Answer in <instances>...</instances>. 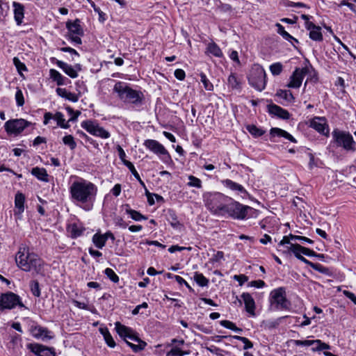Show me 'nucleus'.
Returning <instances> with one entry per match:
<instances>
[{
	"label": "nucleus",
	"instance_id": "79ce46f5",
	"mask_svg": "<svg viewBox=\"0 0 356 356\" xmlns=\"http://www.w3.org/2000/svg\"><path fill=\"white\" fill-rule=\"evenodd\" d=\"M193 279L194 281L200 287L206 286L209 282V280L202 273H195Z\"/></svg>",
	"mask_w": 356,
	"mask_h": 356
},
{
	"label": "nucleus",
	"instance_id": "cd10ccee",
	"mask_svg": "<svg viewBox=\"0 0 356 356\" xmlns=\"http://www.w3.org/2000/svg\"><path fill=\"white\" fill-rule=\"evenodd\" d=\"M269 112L284 120H287L290 118V114L286 110L275 104L270 106Z\"/></svg>",
	"mask_w": 356,
	"mask_h": 356
},
{
	"label": "nucleus",
	"instance_id": "0e129e2a",
	"mask_svg": "<svg viewBox=\"0 0 356 356\" xmlns=\"http://www.w3.org/2000/svg\"><path fill=\"white\" fill-rule=\"evenodd\" d=\"M60 50L63 52H68L71 54L72 55H75L76 56H79V54L74 49L67 47H62L60 49Z\"/></svg>",
	"mask_w": 356,
	"mask_h": 356
},
{
	"label": "nucleus",
	"instance_id": "6e6552de",
	"mask_svg": "<svg viewBox=\"0 0 356 356\" xmlns=\"http://www.w3.org/2000/svg\"><path fill=\"white\" fill-rule=\"evenodd\" d=\"M332 136L337 146L342 147L348 152H355L356 143L350 133L334 130L332 132Z\"/></svg>",
	"mask_w": 356,
	"mask_h": 356
},
{
	"label": "nucleus",
	"instance_id": "c756f323",
	"mask_svg": "<svg viewBox=\"0 0 356 356\" xmlns=\"http://www.w3.org/2000/svg\"><path fill=\"white\" fill-rule=\"evenodd\" d=\"M31 174L35 176L38 179L48 182V174L47 170L43 168L35 167L31 170Z\"/></svg>",
	"mask_w": 356,
	"mask_h": 356
},
{
	"label": "nucleus",
	"instance_id": "e433bc0d",
	"mask_svg": "<svg viewBox=\"0 0 356 356\" xmlns=\"http://www.w3.org/2000/svg\"><path fill=\"white\" fill-rule=\"evenodd\" d=\"M92 242L97 248L102 249L106 242V237L101 234L96 233L92 236Z\"/></svg>",
	"mask_w": 356,
	"mask_h": 356
},
{
	"label": "nucleus",
	"instance_id": "603ef678",
	"mask_svg": "<svg viewBox=\"0 0 356 356\" xmlns=\"http://www.w3.org/2000/svg\"><path fill=\"white\" fill-rule=\"evenodd\" d=\"M66 110L67 111V113L70 115V118L69 119V120L67 121L68 122H71V121H76V119L78 118L79 115L81 114V112L79 111H74L72 108L70 107H67L66 108Z\"/></svg>",
	"mask_w": 356,
	"mask_h": 356
},
{
	"label": "nucleus",
	"instance_id": "473e14b6",
	"mask_svg": "<svg viewBox=\"0 0 356 356\" xmlns=\"http://www.w3.org/2000/svg\"><path fill=\"white\" fill-rule=\"evenodd\" d=\"M49 76L50 78L55 82H56L58 86H63L65 85V80L66 78L63 76L58 71L54 69H51L49 70Z\"/></svg>",
	"mask_w": 356,
	"mask_h": 356
},
{
	"label": "nucleus",
	"instance_id": "aec40b11",
	"mask_svg": "<svg viewBox=\"0 0 356 356\" xmlns=\"http://www.w3.org/2000/svg\"><path fill=\"white\" fill-rule=\"evenodd\" d=\"M293 343L297 346H309L314 345L320 346V350H328L330 348V345L322 342L319 339L316 340H294Z\"/></svg>",
	"mask_w": 356,
	"mask_h": 356
},
{
	"label": "nucleus",
	"instance_id": "4468645a",
	"mask_svg": "<svg viewBox=\"0 0 356 356\" xmlns=\"http://www.w3.org/2000/svg\"><path fill=\"white\" fill-rule=\"evenodd\" d=\"M309 67L306 66L302 68L297 67L289 77V81L286 86L290 88H299L305 75L309 73Z\"/></svg>",
	"mask_w": 356,
	"mask_h": 356
},
{
	"label": "nucleus",
	"instance_id": "a878e982",
	"mask_svg": "<svg viewBox=\"0 0 356 356\" xmlns=\"http://www.w3.org/2000/svg\"><path fill=\"white\" fill-rule=\"evenodd\" d=\"M270 134L272 137H275V136L282 137V138H284L290 140L292 143H297V140L292 135H291L289 133H288L285 130H283L280 128H277V127L272 128L270 131Z\"/></svg>",
	"mask_w": 356,
	"mask_h": 356
},
{
	"label": "nucleus",
	"instance_id": "338daca9",
	"mask_svg": "<svg viewBox=\"0 0 356 356\" xmlns=\"http://www.w3.org/2000/svg\"><path fill=\"white\" fill-rule=\"evenodd\" d=\"M120 192H121V185L119 184H115L111 190L112 194L115 197H118V195H120Z\"/></svg>",
	"mask_w": 356,
	"mask_h": 356
},
{
	"label": "nucleus",
	"instance_id": "a211bd4d",
	"mask_svg": "<svg viewBox=\"0 0 356 356\" xmlns=\"http://www.w3.org/2000/svg\"><path fill=\"white\" fill-rule=\"evenodd\" d=\"M31 333L35 339H41L42 340L51 339L54 337L51 331L47 327L40 325H32L31 327Z\"/></svg>",
	"mask_w": 356,
	"mask_h": 356
},
{
	"label": "nucleus",
	"instance_id": "a19ab883",
	"mask_svg": "<svg viewBox=\"0 0 356 356\" xmlns=\"http://www.w3.org/2000/svg\"><path fill=\"white\" fill-rule=\"evenodd\" d=\"M188 181L187 182L186 185L188 187H193L196 188H201L202 187V182L199 178L193 175H188Z\"/></svg>",
	"mask_w": 356,
	"mask_h": 356
},
{
	"label": "nucleus",
	"instance_id": "774afa93",
	"mask_svg": "<svg viewBox=\"0 0 356 356\" xmlns=\"http://www.w3.org/2000/svg\"><path fill=\"white\" fill-rule=\"evenodd\" d=\"M343 291L344 295L347 298L350 299L356 305V296H355V294L353 293L352 292H350V291Z\"/></svg>",
	"mask_w": 356,
	"mask_h": 356
},
{
	"label": "nucleus",
	"instance_id": "f704fd0d",
	"mask_svg": "<svg viewBox=\"0 0 356 356\" xmlns=\"http://www.w3.org/2000/svg\"><path fill=\"white\" fill-rule=\"evenodd\" d=\"M277 97L283 99L286 102H292L294 99V97L292 95V92L288 90H279L276 93Z\"/></svg>",
	"mask_w": 356,
	"mask_h": 356
},
{
	"label": "nucleus",
	"instance_id": "20e7f679",
	"mask_svg": "<svg viewBox=\"0 0 356 356\" xmlns=\"http://www.w3.org/2000/svg\"><path fill=\"white\" fill-rule=\"evenodd\" d=\"M205 207L212 213L218 216H222L229 197L221 193L207 192L203 195Z\"/></svg>",
	"mask_w": 356,
	"mask_h": 356
},
{
	"label": "nucleus",
	"instance_id": "680f3d73",
	"mask_svg": "<svg viewBox=\"0 0 356 356\" xmlns=\"http://www.w3.org/2000/svg\"><path fill=\"white\" fill-rule=\"evenodd\" d=\"M72 302L76 307H79V309H87V310L89 309L88 307V304L84 302H80V301H78L76 300H72Z\"/></svg>",
	"mask_w": 356,
	"mask_h": 356
},
{
	"label": "nucleus",
	"instance_id": "393cba45",
	"mask_svg": "<svg viewBox=\"0 0 356 356\" xmlns=\"http://www.w3.org/2000/svg\"><path fill=\"white\" fill-rule=\"evenodd\" d=\"M221 183L222 184V185L225 187H226L233 191H236L238 194H246L247 193L246 190L242 185H241L236 182H234L231 179H224V180L221 181Z\"/></svg>",
	"mask_w": 356,
	"mask_h": 356
},
{
	"label": "nucleus",
	"instance_id": "5fc2aeb1",
	"mask_svg": "<svg viewBox=\"0 0 356 356\" xmlns=\"http://www.w3.org/2000/svg\"><path fill=\"white\" fill-rule=\"evenodd\" d=\"M105 274L111 281L114 282H117L119 280L118 276L111 268H107L105 270Z\"/></svg>",
	"mask_w": 356,
	"mask_h": 356
},
{
	"label": "nucleus",
	"instance_id": "de8ad7c7",
	"mask_svg": "<svg viewBox=\"0 0 356 356\" xmlns=\"http://www.w3.org/2000/svg\"><path fill=\"white\" fill-rule=\"evenodd\" d=\"M201 82L204 85V88L205 90L208 91H212L213 90V86L210 82V81L207 79V76L204 73L200 74Z\"/></svg>",
	"mask_w": 356,
	"mask_h": 356
},
{
	"label": "nucleus",
	"instance_id": "7ed1b4c3",
	"mask_svg": "<svg viewBox=\"0 0 356 356\" xmlns=\"http://www.w3.org/2000/svg\"><path fill=\"white\" fill-rule=\"evenodd\" d=\"M113 91L117 97L124 103L140 105L144 99L142 92L132 89L127 83L116 81Z\"/></svg>",
	"mask_w": 356,
	"mask_h": 356
},
{
	"label": "nucleus",
	"instance_id": "c9c22d12",
	"mask_svg": "<svg viewBox=\"0 0 356 356\" xmlns=\"http://www.w3.org/2000/svg\"><path fill=\"white\" fill-rule=\"evenodd\" d=\"M275 26L277 27V33L282 35L284 40L289 42H291L292 40H293L296 42H298L296 38H294L292 35H291L288 32H286L284 30V27L282 24H280V23H277L275 24Z\"/></svg>",
	"mask_w": 356,
	"mask_h": 356
},
{
	"label": "nucleus",
	"instance_id": "412c9836",
	"mask_svg": "<svg viewBox=\"0 0 356 356\" xmlns=\"http://www.w3.org/2000/svg\"><path fill=\"white\" fill-rule=\"evenodd\" d=\"M310 126L320 134L325 135L328 133L325 120L323 118H314L311 121Z\"/></svg>",
	"mask_w": 356,
	"mask_h": 356
},
{
	"label": "nucleus",
	"instance_id": "6ab92c4d",
	"mask_svg": "<svg viewBox=\"0 0 356 356\" xmlns=\"http://www.w3.org/2000/svg\"><path fill=\"white\" fill-rule=\"evenodd\" d=\"M305 28L309 31V38L314 41H322L323 35L321 31V29L318 26H316L312 22H306Z\"/></svg>",
	"mask_w": 356,
	"mask_h": 356
},
{
	"label": "nucleus",
	"instance_id": "9d476101",
	"mask_svg": "<svg viewBox=\"0 0 356 356\" xmlns=\"http://www.w3.org/2000/svg\"><path fill=\"white\" fill-rule=\"evenodd\" d=\"M81 127L90 134L102 139L110 138L111 134L104 127H101L96 120H86L81 123Z\"/></svg>",
	"mask_w": 356,
	"mask_h": 356
},
{
	"label": "nucleus",
	"instance_id": "864d4df0",
	"mask_svg": "<svg viewBox=\"0 0 356 356\" xmlns=\"http://www.w3.org/2000/svg\"><path fill=\"white\" fill-rule=\"evenodd\" d=\"M124 165H126L129 168V170L131 171V172L136 179H140V175L131 162L126 161L124 162Z\"/></svg>",
	"mask_w": 356,
	"mask_h": 356
},
{
	"label": "nucleus",
	"instance_id": "7c9ffc66",
	"mask_svg": "<svg viewBox=\"0 0 356 356\" xmlns=\"http://www.w3.org/2000/svg\"><path fill=\"white\" fill-rule=\"evenodd\" d=\"M99 331L103 335L106 343L109 347L114 348L115 346V342L110 334L108 329L106 327H99Z\"/></svg>",
	"mask_w": 356,
	"mask_h": 356
},
{
	"label": "nucleus",
	"instance_id": "5701e85b",
	"mask_svg": "<svg viewBox=\"0 0 356 356\" xmlns=\"http://www.w3.org/2000/svg\"><path fill=\"white\" fill-rule=\"evenodd\" d=\"M13 7L14 8L15 20L16 24L19 26L22 24L24 17V6L20 3L14 1Z\"/></svg>",
	"mask_w": 356,
	"mask_h": 356
},
{
	"label": "nucleus",
	"instance_id": "6e6d98bb",
	"mask_svg": "<svg viewBox=\"0 0 356 356\" xmlns=\"http://www.w3.org/2000/svg\"><path fill=\"white\" fill-rule=\"evenodd\" d=\"M234 280L237 281L238 282V286H242L243 284L248 282V278L245 275L241 274V275H235L233 277Z\"/></svg>",
	"mask_w": 356,
	"mask_h": 356
},
{
	"label": "nucleus",
	"instance_id": "2eb2a0df",
	"mask_svg": "<svg viewBox=\"0 0 356 356\" xmlns=\"http://www.w3.org/2000/svg\"><path fill=\"white\" fill-rule=\"evenodd\" d=\"M51 61L54 62L59 68L72 79L76 78L78 72L81 70V65L80 64H76L74 66H72L55 58H52Z\"/></svg>",
	"mask_w": 356,
	"mask_h": 356
},
{
	"label": "nucleus",
	"instance_id": "c03bdc74",
	"mask_svg": "<svg viewBox=\"0 0 356 356\" xmlns=\"http://www.w3.org/2000/svg\"><path fill=\"white\" fill-rule=\"evenodd\" d=\"M247 130L254 137H259L264 135L265 131L254 124L247 126Z\"/></svg>",
	"mask_w": 356,
	"mask_h": 356
},
{
	"label": "nucleus",
	"instance_id": "8fccbe9b",
	"mask_svg": "<svg viewBox=\"0 0 356 356\" xmlns=\"http://www.w3.org/2000/svg\"><path fill=\"white\" fill-rule=\"evenodd\" d=\"M13 64L15 65V67L17 68V70L19 74H21L22 71L27 70L26 67L24 65V63L21 62L20 60L17 57H14Z\"/></svg>",
	"mask_w": 356,
	"mask_h": 356
},
{
	"label": "nucleus",
	"instance_id": "3c124183",
	"mask_svg": "<svg viewBox=\"0 0 356 356\" xmlns=\"http://www.w3.org/2000/svg\"><path fill=\"white\" fill-rule=\"evenodd\" d=\"M15 99L18 106H22L24 104V95L20 89H17L15 93Z\"/></svg>",
	"mask_w": 356,
	"mask_h": 356
},
{
	"label": "nucleus",
	"instance_id": "2f4dec72",
	"mask_svg": "<svg viewBox=\"0 0 356 356\" xmlns=\"http://www.w3.org/2000/svg\"><path fill=\"white\" fill-rule=\"evenodd\" d=\"M207 54H211L213 56L220 58L222 56V52L220 48L215 42H209L207 44Z\"/></svg>",
	"mask_w": 356,
	"mask_h": 356
},
{
	"label": "nucleus",
	"instance_id": "c85d7f7f",
	"mask_svg": "<svg viewBox=\"0 0 356 356\" xmlns=\"http://www.w3.org/2000/svg\"><path fill=\"white\" fill-rule=\"evenodd\" d=\"M25 197L22 193H17L15 197V207L16 209L15 213L20 215L24 210Z\"/></svg>",
	"mask_w": 356,
	"mask_h": 356
},
{
	"label": "nucleus",
	"instance_id": "4be33fe9",
	"mask_svg": "<svg viewBox=\"0 0 356 356\" xmlns=\"http://www.w3.org/2000/svg\"><path fill=\"white\" fill-rule=\"evenodd\" d=\"M241 298L244 302L245 310L251 316L255 315V302L252 296L248 293H243Z\"/></svg>",
	"mask_w": 356,
	"mask_h": 356
},
{
	"label": "nucleus",
	"instance_id": "09e8293b",
	"mask_svg": "<svg viewBox=\"0 0 356 356\" xmlns=\"http://www.w3.org/2000/svg\"><path fill=\"white\" fill-rule=\"evenodd\" d=\"M234 339H236L238 341H242L244 343L243 349L248 350L252 348L253 347V343L246 337H241V336H232Z\"/></svg>",
	"mask_w": 356,
	"mask_h": 356
},
{
	"label": "nucleus",
	"instance_id": "f8f14e48",
	"mask_svg": "<svg viewBox=\"0 0 356 356\" xmlns=\"http://www.w3.org/2000/svg\"><path fill=\"white\" fill-rule=\"evenodd\" d=\"M270 302L277 309H288L291 306L290 302L286 298L285 291H272Z\"/></svg>",
	"mask_w": 356,
	"mask_h": 356
},
{
	"label": "nucleus",
	"instance_id": "ea45409f",
	"mask_svg": "<svg viewBox=\"0 0 356 356\" xmlns=\"http://www.w3.org/2000/svg\"><path fill=\"white\" fill-rule=\"evenodd\" d=\"M126 213L130 216V217L136 221H141L142 220H146L147 217L142 215L140 212L131 209L128 205L126 206Z\"/></svg>",
	"mask_w": 356,
	"mask_h": 356
},
{
	"label": "nucleus",
	"instance_id": "69168bd1",
	"mask_svg": "<svg viewBox=\"0 0 356 356\" xmlns=\"http://www.w3.org/2000/svg\"><path fill=\"white\" fill-rule=\"evenodd\" d=\"M65 98L72 102H76L79 100V96L76 94L70 92L67 93Z\"/></svg>",
	"mask_w": 356,
	"mask_h": 356
},
{
	"label": "nucleus",
	"instance_id": "ddd939ff",
	"mask_svg": "<svg viewBox=\"0 0 356 356\" xmlns=\"http://www.w3.org/2000/svg\"><path fill=\"white\" fill-rule=\"evenodd\" d=\"M29 122L24 119H14L8 120L4 125L5 129L8 134L18 135L21 134Z\"/></svg>",
	"mask_w": 356,
	"mask_h": 356
},
{
	"label": "nucleus",
	"instance_id": "bb28decb",
	"mask_svg": "<svg viewBox=\"0 0 356 356\" xmlns=\"http://www.w3.org/2000/svg\"><path fill=\"white\" fill-rule=\"evenodd\" d=\"M67 229L72 238H77L81 236L85 230L81 224L76 222L70 224Z\"/></svg>",
	"mask_w": 356,
	"mask_h": 356
},
{
	"label": "nucleus",
	"instance_id": "423d86ee",
	"mask_svg": "<svg viewBox=\"0 0 356 356\" xmlns=\"http://www.w3.org/2000/svg\"><path fill=\"white\" fill-rule=\"evenodd\" d=\"M252 209V207L243 205L229 197L222 216L231 217L236 220H244L247 218L248 211Z\"/></svg>",
	"mask_w": 356,
	"mask_h": 356
},
{
	"label": "nucleus",
	"instance_id": "49530a36",
	"mask_svg": "<svg viewBox=\"0 0 356 356\" xmlns=\"http://www.w3.org/2000/svg\"><path fill=\"white\" fill-rule=\"evenodd\" d=\"M63 142L65 145L70 147L71 149H74L76 147V143L72 135H67L63 138Z\"/></svg>",
	"mask_w": 356,
	"mask_h": 356
},
{
	"label": "nucleus",
	"instance_id": "39448f33",
	"mask_svg": "<svg viewBox=\"0 0 356 356\" xmlns=\"http://www.w3.org/2000/svg\"><path fill=\"white\" fill-rule=\"evenodd\" d=\"M115 325L119 336L124 339L134 353H138L145 349L147 343L141 340L131 328L121 324L120 322H116Z\"/></svg>",
	"mask_w": 356,
	"mask_h": 356
},
{
	"label": "nucleus",
	"instance_id": "f257e3e1",
	"mask_svg": "<svg viewBox=\"0 0 356 356\" xmlns=\"http://www.w3.org/2000/svg\"><path fill=\"white\" fill-rule=\"evenodd\" d=\"M70 200L76 206L89 211L92 209L97 187L91 181L79 177H71L69 186Z\"/></svg>",
	"mask_w": 356,
	"mask_h": 356
},
{
	"label": "nucleus",
	"instance_id": "9b49d317",
	"mask_svg": "<svg viewBox=\"0 0 356 356\" xmlns=\"http://www.w3.org/2000/svg\"><path fill=\"white\" fill-rule=\"evenodd\" d=\"M18 305L20 307H24L20 298L17 294L8 292L2 293L0 297V311L4 309H11Z\"/></svg>",
	"mask_w": 356,
	"mask_h": 356
},
{
	"label": "nucleus",
	"instance_id": "1a4fd4ad",
	"mask_svg": "<svg viewBox=\"0 0 356 356\" xmlns=\"http://www.w3.org/2000/svg\"><path fill=\"white\" fill-rule=\"evenodd\" d=\"M66 28L68 31L67 38L74 44H81V37L83 35V30L81 26V22L79 19L74 21H67Z\"/></svg>",
	"mask_w": 356,
	"mask_h": 356
},
{
	"label": "nucleus",
	"instance_id": "052dcab7",
	"mask_svg": "<svg viewBox=\"0 0 356 356\" xmlns=\"http://www.w3.org/2000/svg\"><path fill=\"white\" fill-rule=\"evenodd\" d=\"M117 150L118 152V155H119L120 160L124 164V162L128 161L125 159L126 154H125L124 149L122 148L121 146L118 145Z\"/></svg>",
	"mask_w": 356,
	"mask_h": 356
},
{
	"label": "nucleus",
	"instance_id": "72a5a7b5",
	"mask_svg": "<svg viewBox=\"0 0 356 356\" xmlns=\"http://www.w3.org/2000/svg\"><path fill=\"white\" fill-rule=\"evenodd\" d=\"M52 119L56 120L57 125L63 129H68L70 127L69 122H65L64 115L61 112L58 111L55 114H53Z\"/></svg>",
	"mask_w": 356,
	"mask_h": 356
},
{
	"label": "nucleus",
	"instance_id": "f3484780",
	"mask_svg": "<svg viewBox=\"0 0 356 356\" xmlns=\"http://www.w3.org/2000/svg\"><path fill=\"white\" fill-rule=\"evenodd\" d=\"M143 145L149 151L157 155L169 156L168 152L165 147L156 140L147 139L144 141Z\"/></svg>",
	"mask_w": 356,
	"mask_h": 356
},
{
	"label": "nucleus",
	"instance_id": "b1692460",
	"mask_svg": "<svg viewBox=\"0 0 356 356\" xmlns=\"http://www.w3.org/2000/svg\"><path fill=\"white\" fill-rule=\"evenodd\" d=\"M287 248L289 251L293 252L296 257H299L301 254L311 256L314 253V252L310 249L302 247L297 243L291 244V246H288Z\"/></svg>",
	"mask_w": 356,
	"mask_h": 356
},
{
	"label": "nucleus",
	"instance_id": "13d9d810",
	"mask_svg": "<svg viewBox=\"0 0 356 356\" xmlns=\"http://www.w3.org/2000/svg\"><path fill=\"white\" fill-rule=\"evenodd\" d=\"M174 75L177 79L180 81L184 80L186 76L185 72L181 69H177L174 72Z\"/></svg>",
	"mask_w": 356,
	"mask_h": 356
},
{
	"label": "nucleus",
	"instance_id": "f03ea898",
	"mask_svg": "<svg viewBox=\"0 0 356 356\" xmlns=\"http://www.w3.org/2000/svg\"><path fill=\"white\" fill-rule=\"evenodd\" d=\"M15 261L18 267L24 271H32L38 275L44 273V262L25 246L19 248Z\"/></svg>",
	"mask_w": 356,
	"mask_h": 356
},
{
	"label": "nucleus",
	"instance_id": "4d7b16f0",
	"mask_svg": "<svg viewBox=\"0 0 356 356\" xmlns=\"http://www.w3.org/2000/svg\"><path fill=\"white\" fill-rule=\"evenodd\" d=\"M265 286V282L261 280L252 281L248 284V287H255V288H263Z\"/></svg>",
	"mask_w": 356,
	"mask_h": 356
},
{
	"label": "nucleus",
	"instance_id": "37998d69",
	"mask_svg": "<svg viewBox=\"0 0 356 356\" xmlns=\"http://www.w3.org/2000/svg\"><path fill=\"white\" fill-rule=\"evenodd\" d=\"M269 70L273 76H278L283 70V65L280 62L274 63L270 65Z\"/></svg>",
	"mask_w": 356,
	"mask_h": 356
},
{
	"label": "nucleus",
	"instance_id": "e2e57ef3",
	"mask_svg": "<svg viewBox=\"0 0 356 356\" xmlns=\"http://www.w3.org/2000/svg\"><path fill=\"white\" fill-rule=\"evenodd\" d=\"M206 348L208 351L217 355H221L220 353L222 351L221 349L215 346H211L209 347H207Z\"/></svg>",
	"mask_w": 356,
	"mask_h": 356
},
{
	"label": "nucleus",
	"instance_id": "a18cd8bd",
	"mask_svg": "<svg viewBox=\"0 0 356 356\" xmlns=\"http://www.w3.org/2000/svg\"><path fill=\"white\" fill-rule=\"evenodd\" d=\"M228 85L232 89H237L239 88L240 81L234 74H231L228 77Z\"/></svg>",
	"mask_w": 356,
	"mask_h": 356
},
{
	"label": "nucleus",
	"instance_id": "dca6fc26",
	"mask_svg": "<svg viewBox=\"0 0 356 356\" xmlns=\"http://www.w3.org/2000/svg\"><path fill=\"white\" fill-rule=\"evenodd\" d=\"M27 348L37 356H56L55 349L39 343H29Z\"/></svg>",
	"mask_w": 356,
	"mask_h": 356
},
{
	"label": "nucleus",
	"instance_id": "bf43d9fd",
	"mask_svg": "<svg viewBox=\"0 0 356 356\" xmlns=\"http://www.w3.org/2000/svg\"><path fill=\"white\" fill-rule=\"evenodd\" d=\"M220 325L227 329L233 330V329L235 327L236 325L227 320H223L220 322Z\"/></svg>",
	"mask_w": 356,
	"mask_h": 356
},
{
	"label": "nucleus",
	"instance_id": "0eeeda50",
	"mask_svg": "<svg viewBox=\"0 0 356 356\" xmlns=\"http://www.w3.org/2000/svg\"><path fill=\"white\" fill-rule=\"evenodd\" d=\"M250 85L258 91L265 89L266 85V74L262 66L258 64L254 65L248 76Z\"/></svg>",
	"mask_w": 356,
	"mask_h": 356
},
{
	"label": "nucleus",
	"instance_id": "58836bf2",
	"mask_svg": "<svg viewBox=\"0 0 356 356\" xmlns=\"http://www.w3.org/2000/svg\"><path fill=\"white\" fill-rule=\"evenodd\" d=\"M287 316H282L275 320H268L263 322V325L266 329L272 330L276 328L282 322V321Z\"/></svg>",
	"mask_w": 356,
	"mask_h": 356
},
{
	"label": "nucleus",
	"instance_id": "4c0bfd02",
	"mask_svg": "<svg viewBox=\"0 0 356 356\" xmlns=\"http://www.w3.org/2000/svg\"><path fill=\"white\" fill-rule=\"evenodd\" d=\"M189 354V350H182L178 346H173L172 348L167 352L166 356H184Z\"/></svg>",
	"mask_w": 356,
	"mask_h": 356
}]
</instances>
